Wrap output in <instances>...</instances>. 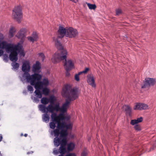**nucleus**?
<instances>
[{
	"mask_svg": "<svg viewBox=\"0 0 156 156\" xmlns=\"http://www.w3.org/2000/svg\"><path fill=\"white\" fill-rule=\"evenodd\" d=\"M53 41L55 42V46L58 50V51L55 53V54L58 53V54H59V55H61V52L62 51V50H66L63 49L62 44L57 38L54 37H53Z\"/></svg>",
	"mask_w": 156,
	"mask_h": 156,
	"instance_id": "nucleus-10",
	"label": "nucleus"
},
{
	"mask_svg": "<svg viewBox=\"0 0 156 156\" xmlns=\"http://www.w3.org/2000/svg\"><path fill=\"white\" fill-rule=\"evenodd\" d=\"M116 15H119L122 13L121 10L119 9H117L115 11Z\"/></svg>",
	"mask_w": 156,
	"mask_h": 156,
	"instance_id": "nucleus-33",
	"label": "nucleus"
},
{
	"mask_svg": "<svg viewBox=\"0 0 156 156\" xmlns=\"http://www.w3.org/2000/svg\"><path fill=\"white\" fill-rule=\"evenodd\" d=\"M141 103H137L134 106L133 109L135 110H142Z\"/></svg>",
	"mask_w": 156,
	"mask_h": 156,
	"instance_id": "nucleus-25",
	"label": "nucleus"
},
{
	"mask_svg": "<svg viewBox=\"0 0 156 156\" xmlns=\"http://www.w3.org/2000/svg\"><path fill=\"white\" fill-rule=\"evenodd\" d=\"M78 35V32L76 29L72 27L67 28L66 37L69 38L74 37Z\"/></svg>",
	"mask_w": 156,
	"mask_h": 156,
	"instance_id": "nucleus-8",
	"label": "nucleus"
},
{
	"mask_svg": "<svg viewBox=\"0 0 156 156\" xmlns=\"http://www.w3.org/2000/svg\"><path fill=\"white\" fill-rule=\"evenodd\" d=\"M130 123L131 125H135L137 124L138 123L136 121V119H133V120H132L131 121Z\"/></svg>",
	"mask_w": 156,
	"mask_h": 156,
	"instance_id": "nucleus-34",
	"label": "nucleus"
},
{
	"mask_svg": "<svg viewBox=\"0 0 156 156\" xmlns=\"http://www.w3.org/2000/svg\"><path fill=\"white\" fill-rule=\"evenodd\" d=\"M145 80L142 88L148 87L154 85L155 83V80L153 78H147L145 79Z\"/></svg>",
	"mask_w": 156,
	"mask_h": 156,
	"instance_id": "nucleus-9",
	"label": "nucleus"
},
{
	"mask_svg": "<svg viewBox=\"0 0 156 156\" xmlns=\"http://www.w3.org/2000/svg\"><path fill=\"white\" fill-rule=\"evenodd\" d=\"M3 51L2 50H0V56H1L3 54Z\"/></svg>",
	"mask_w": 156,
	"mask_h": 156,
	"instance_id": "nucleus-45",
	"label": "nucleus"
},
{
	"mask_svg": "<svg viewBox=\"0 0 156 156\" xmlns=\"http://www.w3.org/2000/svg\"><path fill=\"white\" fill-rule=\"evenodd\" d=\"M142 110L146 109L148 108V106L147 105L141 103Z\"/></svg>",
	"mask_w": 156,
	"mask_h": 156,
	"instance_id": "nucleus-30",
	"label": "nucleus"
},
{
	"mask_svg": "<svg viewBox=\"0 0 156 156\" xmlns=\"http://www.w3.org/2000/svg\"><path fill=\"white\" fill-rule=\"evenodd\" d=\"M42 89V91L43 94H44L45 95H47L49 92V90L47 88L45 87L44 88L43 87Z\"/></svg>",
	"mask_w": 156,
	"mask_h": 156,
	"instance_id": "nucleus-26",
	"label": "nucleus"
},
{
	"mask_svg": "<svg viewBox=\"0 0 156 156\" xmlns=\"http://www.w3.org/2000/svg\"><path fill=\"white\" fill-rule=\"evenodd\" d=\"M21 46L19 44L14 45L8 44L5 41L0 42V48L5 49L7 53H10L9 55L10 60L13 62L12 65L13 69L14 70H17L19 68V64L15 62L18 60L17 51H20L21 49Z\"/></svg>",
	"mask_w": 156,
	"mask_h": 156,
	"instance_id": "nucleus-2",
	"label": "nucleus"
},
{
	"mask_svg": "<svg viewBox=\"0 0 156 156\" xmlns=\"http://www.w3.org/2000/svg\"><path fill=\"white\" fill-rule=\"evenodd\" d=\"M67 31V28L66 29L62 26H60L59 27L58 32L59 35L58 36V38L63 37L65 35L66 36V33Z\"/></svg>",
	"mask_w": 156,
	"mask_h": 156,
	"instance_id": "nucleus-12",
	"label": "nucleus"
},
{
	"mask_svg": "<svg viewBox=\"0 0 156 156\" xmlns=\"http://www.w3.org/2000/svg\"><path fill=\"white\" fill-rule=\"evenodd\" d=\"M40 63L38 61L36 62V63L33 65L32 71L35 73L38 74L40 72L41 68Z\"/></svg>",
	"mask_w": 156,
	"mask_h": 156,
	"instance_id": "nucleus-13",
	"label": "nucleus"
},
{
	"mask_svg": "<svg viewBox=\"0 0 156 156\" xmlns=\"http://www.w3.org/2000/svg\"><path fill=\"white\" fill-rule=\"evenodd\" d=\"M62 118L60 119L58 121H55V122L57 123V127L58 129H64L66 128V130L68 129H71L72 128V125L71 123L66 124L64 122H61V120H63L66 119L65 117L64 116V115H63Z\"/></svg>",
	"mask_w": 156,
	"mask_h": 156,
	"instance_id": "nucleus-7",
	"label": "nucleus"
},
{
	"mask_svg": "<svg viewBox=\"0 0 156 156\" xmlns=\"http://www.w3.org/2000/svg\"><path fill=\"white\" fill-rule=\"evenodd\" d=\"M123 108L126 112L127 115L130 116L131 115V108L128 105H125L123 107Z\"/></svg>",
	"mask_w": 156,
	"mask_h": 156,
	"instance_id": "nucleus-18",
	"label": "nucleus"
},
{
	"mask_svg": "<svg viewBox=\"0 0 156 156\" xmlns=\"http://www.w3.org/2000/svg\"><path fill=\"white\" fill-rule=\"evenodd\" d=\"M87 152L86 151H84L81 154V156H87Z\"/></svg>",
	"mask_w": 156,
	"mask_h": 156,
	"instance_id": "nucleus-42",
	"label": "nucleus"
},
{
	"mask_svg": "<svg viewBox=\"0 0 156 156\" xmlns=\"http://www.w3.org/2000/svg\"><path fill=\"white\" fill-rule=\"evenodd\" d=\"M55 123H57L54 122H51L49 123V126L50 128L52 129H54L56 127Z\"/></svg>",
	"mask_w": 156,
	"mask_h": 156,
	"instance_id": "nucleus-28",
	"label": "nucleus"
},
{
	"mask_svg": "<svg viewBox=\"0 0 156 156\" xmlns=\"http://www.w3.org/2000/svg\"><path fill=\"white\" fill-rule=\"evenodd\" d=\"M137 122L138 123L140 122H141L143 120V118L142 117H140V118H137L136 119Z\"/></svg>",
	"mask_w": 156,
	"mask_h": 156,
	"instance_id": "nucleus-39",
	"label": "nucleus"
},
{
	"mask_svg": "<svg viewBox=\"0 0 156 156\" xmlns=\"http://www.w3.org/2000/svg\"><path fill=\"white\" fill-rule=\"evenodd\" d=\"M61 129L60 133V137L62 138V139H65L66 141H67V137L68 135L67 130L63 129Z\"/></svg>",
	"mask_w": 156,
	"mask_h": 156,
	"instance_id": "nucleus-15",
	"label": "nucleus"
},
{
	"mask_svg": "<svg viewBox=\"0 0 156 156\" xmlns=\"http://www.w3.org/2000/svg\"><path fill=\"white\" fill-rule=\"evenodd\" d=\"M79 93L76 88H72L69 85H65L63 89L62 94L67 98L65 102L63 104L61 107H60L59 103L54 105L50 104L46 107L45 105H40L39 108L42 112H49L51 113V118L52 121L55 122L58 121L60 119L62 118L63 115L66 112L71 101L76 99L78 97Z\"/></svg>",
	"mask_w": 156,
	"mask_h": 156,
	"instance_id": "nucleus-1",
	"label": "nucleus"
},
{
	"mask_svg": "<svg viewBox=\"0 0 156 156\" xmlns=\"http://www.w3.org/2000/svg\"><path fill=\"white\" fill-rule=\"evenodd\" d=\"M27 88L28 90L30 91L31 93L33 92L34 90V89L32 86L30 85H29L27 86Z\"/></svg>",
	"mask_w": 156,
	"mask_h": 156,
	"instance_id": "nucleus-32",
	"label": "nucleus"
},
{
	"mask_svg": "<svg viewBox=\"0 0 156 156\" xmlns=\"http://www.w3.org/2000/svg\"><path fill=\"white\" fill-rule=\"evenodd\" d=\"M16 31V30L14 27H11L9 31V37L11 38L13 37Z\"/></svg>",
	"mask_w": 156,
	"mask_h": 156,
	"instance_id": "nucleus-21",
	"label": "nucleus"
},
{
	"mask_svg": "<svg viewBox=\"0 0 156 156\" xmlns=\"http://www.w3.org/2000/svg\"><path fill=\"white\" fill-rule=\"evenodd\" d=\"M135 129L137 131H139L141 129L140 126L137 124H136L134 126Z\"/></svg>",
	"mask_w": 156,
	"mask_h": 156,
	"instance_id": "nucleus-36",
	"label": "nucleus"
},
{
	"mask_svg": "<svg viewBox=\"0 0 156 156\" xmlns=\"http://www.w3.org/2000/svg\"><path fill=\"white\" fill-rule=\"evenodd\" d=\"M26 93V91H24L23 92V93Z\"/></svg>",
	"mask_w": 156,
	"mask_h": 156,
	"instance_id": "nucleus-51",
	"label": "nucleus"
},
{
	"mask_svg": "<svg viewBox=\"0 0 156 156\" xmlns=\"http://www.w3.org/2000/svg\"><path fill=\"white\" fill-rule=\"evenodd\" d=\"M87 82L88 83L93 87H95L96 84L93 75L92 74H89L87 76Z\"/></svg>",
	"mask_w": 156,
	"mask_h": 156,
	"instance_id": "nucleus-14",
	"label": "nucleus"
},
{
	"mask_svg": "<svg viewBox=\"0 0 156 156\" xmlns=\"http://www.w3.org/2000/svg\"><path fill=\"white\" fill-rule=\"evenodd\" d=\"M33 153V151H30V152H28L27 153V154H32V153Z\"/></svg>",
	"mask_w": 156,
	"mask_h": 156,
	"instance_id": "nucleus-47",
	"label": "nucleus"
},
{
	"mask_svg": "<svg viewBox=\"0 0 156 156\" xmlns=\"http://www.w3.org/2000/svg\"><path fill=\"white\" fill-rule=\"evenodd\" d=\"M74 137V136L73 135H71V138H73Z\"/></svg>",
	"mask_w": 156,
	"mask_h": 156,
	"instance_id": "nucleus-49",
	"label": "nucleus"
},
{
	"mask_svg": "<svg viewBox=\"0 0 156 156\" xmlns=\"http://www.w3.org/2000/svg\"><path fill=\"white\" fill-rule=\"evenodd\" d=\"M49 101V99L46 97H43L41 99V103L44 105L47 104Z\"/></svg>",
	"mask_w": 156,
	"mask_h": 156,
	"instance_id": "nucleus-24",
	"label": "nucleus"
},
{
	"mask_svg": "<svg viewBox=\"0 0 156 156\" xmlns=\"http://www.w3.org/2000/svg\"><path fill=\"white\" fill-rule=\"evenodd\" d=\"M49 102H50V104H54V100L53 99V98L52 97H51L49 99Z\"/></svg>",
	"mask_w": 156,
	"mask_h": 156,
	"instance_id": "nucleus-40",
	"label": "nucleus"
},
{
	"mask_svg": "<svg viewBox=\"0 0 156 156\" xmlns=\"http://www.w3.org/2000/svg\"><path fill=\"white\" fill-rule=\"evenodd\" d=\"M38 55L39 57L41 58V59L42 61H43L45 58V56L44 54L42 53H39Z\"/></svg>",
	"mask_w": 156,
	"mask_h": 156,
	"instance_id": "nucleus-31",
	"label": "nucleus"
},
{
	"mask_svg": "<svg viewBox=\"0 0 156 156\" xmlns=\"http://www.w3.org/2000/svg\"><path fill=\"white\" fill-rule=\"evenodd\" d=\"M27 31L26 28H23L20 29L16 35L18 38H22L25 36V34Z\"/></svg>",
	"mask_w": 156,
	"mask_h": 156,
	"instance_id": "nucleus-16",
	"label": "nucleus"
},
{
	"mask_svg": "<svg viewBox=\"0 0 156 156\" xmlns=\"http://www.w3.org/2000/svg\"><path fill=\"white\" fill-rule=\"evenodd\" d=\"M135 156V155L133 154V155H132V156Z\"/></svg>",
	"mask_w": 156,
	"mask_h": 156,
	"instance_id": "nucleus-52",
	"label": "nucleus"
},
{
	"mask_svg": "<svg viewBox=\"0 0 156 156\" xmlns=\"http://www.w3.org/2000/svg\"><path fill=\"white\" fill-rule=\"evenodd\" d=\"M34 76L32 77V80L31 82H29L30 84L34 86L36 90L34 91V93L36 97L31 96V98L33 101L38 102L39 101V98H41L42 94L40 90H41L44 87H46L49 85V81L47 78L43 79L42 81H40L41 79H36Z\"/></svg>",
	"mask_w": 156,
	"mask_h": 156,
	"instance_id": "nucleus-3",
	"label": "nucleus"
},
{
	"mask_svg": "<svg viewBox=\"0 0 156 156\" xmlns=\"http://www.w3.org/2000/svg\"><path fill=\"white\" fill-rule=\"evenodd\" d=\"M70 70H66V76H69L70 73L69 71Z\"/></svg>",
	"mask_w": 156,
	"mask_h": 156,
	"instance_id": "nucleus-44",
	"label": "nucleus"
},
{
	"mask_svg": "<svg viewBox=\"0 0 156 156\" xmlns=\"http://www.w3.org/2000/svg\"><path fill=\"white\" fill-rule=\"evenodd\" d=\"M66 156H76L74 153H70L66 155Z\"/></svg>",
	"mask_w": 156,
	"mask_h": 156,
	"instance_id": "nucleus-43",
	"label": "nucleus"
},
{
	"mask_svg": "<svg viewBox=\"0 0 156 156\" xmlns=\"http://www.w3.org/2000/svg\"><path fill=\"white\" fill-rule=\"evenodd\" d=\"M67 144V141L65 139H62V143L59 148V152L61 154H64L66 152L65 146Z\"/></svg>",
	"mask_w": 156,
	"mask_h": 156,
	"instance_id": "nucleus-11",
	"label": "nucleus"
},
{
	"mask_svg": "<svg viewBox=\"0 0 156 156\" xmlns=\"http://www.w3.org/2000/svg\"><path fill=\"white\" fill-rule=\"evenodd\" d=\"M59 153V149L55 148L53 151V153L55 155H57Z\"/></svg>",
	"mask_w": 156,
	"mask_h": 156,
	"instance_id": "nucleus-38",
	"label": "nucleus"
},
{
	"mask_svg": "<svg viewBox=\"0 0 156 156\" xmlns=\"http://www.w3.org/2000/svg\"><path fill=\"white\" fill-rule=\"evenodd\" d=\"M24 136L25 137H27V134L25 133L24 134Z\"/></svg>",
	"mask_w": 156,
	"mask_h": 156,
	"instance_id": "nucleus-48",
	"label": "nucleus"
},
{
	"mask_svg": "<svg viewBox=\"0 0 156 156\" xmlns=\"http://www.w3.org/2000/svg\"><path fill=\"white\" fill-rule=\"evenodd\" d=\"M63 155V154H61V155H59L58 156H64Z\"/></svg>",
	"mask_w": 156,
	"mask_h": 156,
	"instance_id": "nucleus-50",
	"label": "nucleus"
},
{
	"mask_svg": "<svg viewBox=\"0 0 156 156\" xmlns=\"http://www.w3.org/2000/svg\"><path fill=\"white\" fill-rule=\"evenodd\" d=\"M67 52L66 50H63L61 52V55L57 53L54 54L51 59L52 62L55 63L64 60V67L66 70H70L74 67V64L72 60H66Z\"/></svg>",
	"mask_w": 156,
	"mask_h": 156,
	"instance_id": "nucleus-4",
	"label": "nucleus"
},
{
	"mask_svg": "<svg viewBox=\"0 0 156 156\" xmlns=\"http://www.w3.org/2000/svg\"><path fill=\"white\" fill-rule=\"evenodd\" d=\"M3 60L7 62L8 60V55L5 54L3 55Z\"/></svg>",
	"mask_w": 156,
	"mask_h": 156,
	"instance_id": "nucleus-35",
	"label": "nucleus"
},
{
	"mask_svg": "<svg viewBox=\"0 0 156 156\" xmlns=\"http://www.w3.org/2000/svg\"><path fill=\"white\" fill-rule=\"evenodd\" d=\"M2 139V136L1 134H0V142H1Z\"/></svg>",
	"mask_w": 156,
	"mask_h": 156,
	"instance_id": "nucleus-46",
	"label": "nucleus"
},
{
	"mask_svg": "<svg viewBox=\"0 0 156 156\" xmlns=\"http://www.w3.org/2000/svg\"><path fill=\"white\" fill-rule=\"evenodd\" d=\"M86 3L90 9L94 10L96 8V6L95 4H92L87 2Z\"/></svg>",
	"mask_w": 156,
	"mask_h": 156,
	"instance_id": "nucleus-27",
	"label": "nucleus"
},
{
	"mask_svg": "<svg viewBox=\"0 0 156 156\" xmlns=\"http://www.w3.org/2000/svg\"><path fill=\"white\" fill-rule=\"evenodd\" d=\"M75 146L73 142H70L68 144L67 149L69 151H71L74 149Z\"/></svg>",
	"mask_w": 156,
	"mask_h": 156,
	"instance_id": "nucleus-22",
	"label": "nucleus"
},
{
	"mask_svg": "<svg viewBox=\"0 0 156 156\" xmlns=\"http://www.w3.org/2000/svg\"><path fill=\"white\" fill-rule=\"evenodd\" d=\"M12 15L13 18L18 23L20 22V20L22 17V10L20 6L15 7L13 9Z\"/></svg>",
	"mask_w": 156,
	"mask_h": 156,
	"instance_id": "nucleus-6",
	"label": "nucleus"
},
{
	"mask_svg": "<svg viewBox=\"0 0 156 156\" xmlns=\"http://www.w3.org/2000/svg\"><path fill=\"white\" fill-rule=\"evenodd\" d=\"M81 72H79L78 74H76L75 75V80L78 81L80 80V78L79 76L80 75Z\"/></svg>",
	"mask_w": 156,
	"mask_h": 156,
	"instance_id": "nucleus-29",
	"label": "nucleus"
},
{
	"mask_svg": "<svg viewBox=\"0 0 156 156\" xmlns=\"http://www.w3.org/2000/svg\"><path fill=\"white\" fill-rule=\"evenodd\" d=\"M59 129H59L57 128V129H55L53 131H52L51 132V133L52 134V133H53L54 135L55 136L58 137L59 135L60 134V131H59Z\"/></svg>",
	"mask_w": 156,
	"mask_h": 156,
	"instance_id": "nucleus-23",
	"label": "nucleus"
},
{
	"mask_svg": "<svg viewBox=\"0 0 156 156\" xmlns=\"http://www.w3.org/2000/svg\"><path fill=\"white\" fill-rule=\"evenodd\" d=\"M30 69V63L29 61H25L23 63L22 69L24 73L20 76L21 80L24 82L26 81L27 83L31 82L32 80L33 76L36 79H41V75L39 74L35 73L30 75L28 73Z\"/></svg>",
	"mask_w": 156,
	"mask_h": 156,
	"instance_id": "nucleus-5",
	"label": "nucleus"
},
{
	"mask_svg": "<svg viewBox=\"0 0 156 156\" xmlns=\"http://www.w3.org/2000/svg\"><path fill=\"white\" fill-rule=\"evenodd\" d=\"M19 44V43H18ZM19 44L21 45V48H22V46L19 43ZM20 55L22 56H23V57H24V56H25V53L24 52V51L22 50V48H21V49L20 50V51H17V53H18V52H20Z\"/></svg>",
	"mask_w": 156,
	"mask_h": 156,
	"instance_id": "nucleus-37",
	"label": "nucleus"
},
{
	"mask_svg": "<svg viewBox=\"0 0 156 156\" xmlns=\"http://www.w3.org/2000/svg\"><path fill=\"white\" fill-rule=\"evenodd\" d=\"M45 114L42 115V117L43 121L46 123L48 122L49 119V115L48 114L47 112H43Z\"/></svg>",
	"mask_w": 156,
	"mask_h": 156,
	"instance_id": "nucleus-20",
	"label": "nucleus"
},
{
	"mask_svg": "<svg viewBox=\"0 0 156 156\" xmlns=\"http://www.w3.org/2000/svg\"><path fill=\"white\" fill-rule=\"evenodd\" d=\"M62 143V139L61 140L58 137H56L54 139V143L56 147H58L59 145H61Z\"/></svg>",
	"mask_w": 156,
	"mask_h": 156,
	"instance_id": "nucleus-19",
	"label": "nucleus"
},
{
	"mask_svg": "<svg viewBox=\"0 0 156 156\" xmlns=\"http://www.w3.org/2000/svg\"><path fill=\"white\" fill-rule=\"evenodd\" d=\"M27 39L28 40L32 42L36 41L38 39V36L36 33L33 32L31 36L27 37Z\"/></svg>",
	"mask_w": 156,
	"mask_h": 156,
	"instance_id": "nucleus-17",
	"label": "nucleus"
},
{
	"mask_svg": "<svg viewBox=\"0 0 156 156\" xmlns=\"http://www.w3.org/2000/svg\"><path fill=\"white\" fill-rule=\"evenodd\" d=\"M89 70V69L88 68H86L83 71H82L80 72H81V74L82 73H86Z\"/></svg>",
	"mask_w": 156,
	"mask_h": 156,
	"instance_id": "nucleus-41",
	"label": "nucleus"
}]
</instances>
